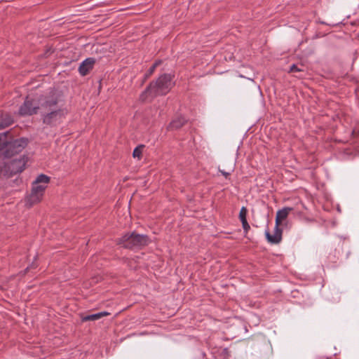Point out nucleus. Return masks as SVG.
I'll return each instance as SVG.
<instances>
[{
	"instance_id": "f03ea898",
	"label": "nucleus",
	"mask_w": 359,
	"mask_h": 359,
	"mask_svg": "<svg viewBox=\"0 0 359 359\" xmlns=\"http://www.w3.org/2000/svg\"><path fill=\"white\" fill-rule=\"evenodd\" d=\"M41 112L46 114L43 116V123L48 125H55L59 123L65 116V111L57 109L56 100L51 97L48 100L41 99L39 100Z\"/></svg>"
},
{
	"instance_id": "1a4fd4ad",
	"label": "nucleus",
	"mask_w": 359,
	"mask_h": 359,
	"mask_svg": "<svg viewBox=\"0 0 359 359\" xmlns=\"http://www.w3.org/2000/svg\"><path fill=\"white\" fill-rule=\"evenodd\" d=\"M95 64L93 58H87L81 62L79 67V72L82 76H86L93 69Z\"/></svg>"
},
{
	"instance_id": "6e6552de",
	"label": "nucleus",
	"mask_w": 359,
	"mask_h": 359,
	"mask_svg": "<svg viewBox=\"0 0 359 359\" xmlns=\"http://www.w3.org/2000/svg\"><path fill=\"white\" fill-rule=\"evenodd\" d=\"M265 235L268 242L272 244H277L279 243L282 239V230L279 228V226L276 225L273 234H271L269 231H266Z\"/></svg>"
},
{
	"instance_id": "412c9836",
	"label": "nucleus",
	"mask_w": 359,
	"mask_h": 359,
	"mask_svg": "<svg viewBox=\"0 0 359 359\" xmlns=\"http://www.w3.org/2000/svg\"><path fill=\"white\" fill-rule=\"evenodd\" d=\"M222 174L226 178L229 175H230L231 172H225L224 170H219Z\"/></svg>"
},
{
	"instance_id": "6ab92c4d",
	"label": "nucleus",
	"mask_w": 359,
	"mask_h": 359,
	"mask_svg": "<svg viewBox=\"0 0 359 359\" xmlns=\"http://www.w3.org/2000/svg\"><path fill=\"white\" fill-rule=\"evenodd\" d=\"M301 71H302V69H300L297 65H292L290 69V72H299Z\"/></svg>"
},
{
	"instance_id": "0eeeda50",
	"label": "nucleus",
	"mask_w": 359,
	"mask_h": 359,
	"mask_svg": "<svg viewBox=\"0 0 359 359\" xmlns=\"http://www.w3.org/2000/svg\"><path fill=\"white\" fill-rule=\"evenodd\" d=\"M50 178L48 176L45 175H40L33 182L32 187L43 196L44 191L46 189V185L48 184Z\"/></svg>"
},
{
	"instance_id": "f257e3e1",
	"label": "nucleus",
	"mask_w": 359,
	"mask_h": 359,
	"mask_svg": "<svg viewBox=\"0 0 359 359\" xmlns=\"http://www.w3.org/2000/svg\"><path fill=\"white\" fill-rule=\"evenodd\" d=\"M173 85L172 75L163 74L155 82L150 83L145 91L141 94L140 99L142 101H145L149 97L165 95L171 90Z\"/></svg>"
},
{
	"instance_id": "7ed1b4c3",
	"label": "nucleus",
	"mask_w": 359,
	"mask_h": 359,
	"mask_svg": "<svg viewBox=\"0 0 359 359\" xmlns=\"http://www.w3.org/2000/svg\"><path fill=\"white\" fill-rule=\"evenodd\" d=\"M149 239L147 236L133 233L123 236L118 241V244L126 248H140L147 245Z\"/></svg>"
},
{
	"instance_id": "4468645a",
	"label": "nucleus",
	"mask_w": 359,
	"mask_h": 359,
	"mask_svg": "<svg viewBox=\"0 0 359 359\" xmlns=\"http://www.w3.org/2000/svg\"><path fill=\"white\" fill-rule=\"evenodd\" d=\"M10 134V132H6L0 134V150L7 147L8 140L7 136Z\"/></svg>"
},
{
	"instance_id": "9d476101",
	"label": "nucleus",
	"mask_w": 359,
	"mask_h": 359,
	"mask_svg": "<svg viewBox=\"0 0 359 359\" xmlns=\"http://www.w3.org/2000/svg\"><path fill=\"white\" fill-rule=\"evenodd\" d=\"M292 208L286 207L281 210H279L276 216V225L280 226L283 220H285L290 212L292 211Z\"/></svg>"
},
{
	"instance_id": "20e7f679",
	"label": "nucleus",
	"mask_w": 359,
	"mask_h": 359,
	"mask_svg": "<svg viewBox=\"0 0 359 359\" xmlns=\"http://www.w3.org/2000/svg\"><path fill=\"white\" fill-rule=\"evenodd\" d=\"M39 109H41V107L36 100L27 97L23 104L20 107L19 114L20 116H31L36 114Z\"/></svg>"
},
{
	"instance_id": "2eb2a0df",
	"label": "nucleus",
	"mask_w": 359,
	"mask_h": 359,
	"mask_svg": "<svg viewBox=\"0 0 359 359\" xmlns=\"http://www.w3.org/2000/svg\"><path fill=\"white\" fill-rule=\"evenodd\" d=\"M184 121L183 118H179L177 120H174L170 124V127L173 129H177L182 127L184 125Z\"/></svg>"
},
{
	"instance_id": "f8f14e48",
	"label": "nucleus",
	"mask_w": 359,
	"mask_h": 359,
	"mask_svg": "<svg viewBox=\"0 0 359 359\" xmlns=\"http://www.w3.org/2000/svg\"><path fill=\"white\" fill-rule=\"evenodd\" d=\"M110 313L107 311H102L95 314L88 315L82 318V321H95L100 319L102 317L107 316Z\"/></svg>"
},
{
	"instance_id": "a211bd4d",
	"label": "nucleus",
	"mask_w": 359,
	"mask_h": 359,
	"mask_svg": "<svg viewBox=\"0 0 359 359\" xmlns=\"http://www.w3.org/2000/svg\"><path fill=\"white\" fill-rule=\"evenodd\" d=\"M142 149H143V146H139V147H136L134 149L133 153V157L140 158L142 155Z\"/></svg>"
},
{
	"instance_id": "9b49d317",
	"label": "nucleus",
	"mask_w": 359,
	"mask_h": 359,
	"mask_svg": "<svg viewBox=\"0 0 359 359\" xmlns=\"http://www.w3.org/2000/svg\"><path fill=\"white\" fill-rule=\"evenodd\" d=\"M43 195L42 194H39L36 190H35L33 187L32 189V192L29 196L27 197V203L31 206L35 203H39L42 199Z\"/></svg>"
},
{
	"instance_id": "f3484780",
	"label": "nucleus",
	"mask_w": 359,
	"mask_h": 359,
	"mask_svg": "<svg viewBox=\"0 0 359 359\" xmlns=\"http://www.w3.org/2000/svg\"><path fill=\"white\" fill-rule=\"evenodd\" d=\"M161 61H156L153 65L152 67L149 69L148 72L145 74V79H147L148 77H149L154 72L155 69L156 68L157 66H158L160 64H161Z\"/></svg>"
},
{
	"instance_id": "39448f33",
	"label": "nucleus",
	"mask_w": 359,
	"mask_h": 359,
	"mask_svg": "<svg viewBox=\"0 0 359 359\" xmlns=\"http://www.w3.org/2000/svg\"><path fill=\"white\" fill-rule=\"evenodd\" d=\"M26 162V158L24 156L13 159L6 163L7 172H9L11 175L21 172L25 169Z\"/></svg>"
},
{
	"instance_id": "423d86ee",
	"label": "nucleus",
	"mask_w": 359,
	"mask_h": 359,
	"mask_svg": "<svg viewBox=\"0 0 359 359\" xmlns=\"http://www.w3.org/2000/svg\"><path fill=\"white\" fill-rule=\"evenodd\" d=\"M27 140L26 139L15 140L13 142H8L7 144L8 149L6 155L7 156L13 155L14 153L20 152L27 145Z\"/></svg>"
},
{
	"instance_id": "aec40b11",
	"label": "nucleus",
	"mask_w": 359,
	"mask_h": 359,
	"mask_svg": "<svg viewBox=\"0 0 359 359\" xmlns=\"http://www.w3.org/2000/svg\"><path fill=\"white\" fill-rule=\"evenodd\" d=\"M243 228L245 232H247L250 229V225L247 221L242 222Z\"/></svg>"
},
{
	"instance_id": "ddd939ff",
	"label": "nucleus",
	"mask_w": 359,
	"mask_h": 359,
	"mask_svg": "<svg viewBox=\"0 0 359 359\" xmlns=\"http://www.w3.org/2000/svg\"><path fill=\"white\" fill-rule=\"evenodd\" d=\"M13 122V118L8 114L2 116L0 121V130L9 126Z\"/></svg>"
},
{
	"instance_id": "dca6fc26",
	"label": "nucleus",
	"mask_w": 359,
	"mask_h": 359,
	"mask_svg": "<svg viewBox=\"0 0 359 359\" xmlns=\"http://www.w3.org/2000/svg\"><path fill=\"white\" fill-rule=\"evenodd\" d=\"M248 213V210L245 207H242L240 212H239V219L241 221V222H244L245 221H247L246 216Z\"/></svg>"
}]
</instances>
